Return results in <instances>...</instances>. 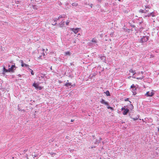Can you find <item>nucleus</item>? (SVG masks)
<instances>
[{
  "label": "nucleus",
  "instance_id": "56",
  "mask_svg": "<svg viewBox=\"0 0 159 159\" xmlns=\"http://www.w3.org/2000/svg\"><path fill=\"white\" fill-rule=\"evenodd\" d=\"M94 76L93 75L92 76H91L92 77H93Z\"/></svg>",
  "mask_w": 159,
  "mask_h": 159
},
{
  "label": "nucleus",
  "instance_id": "2",
  "mask_svg": "<svg viewBox=\"0 0 159 159\" xmlns=\"http://www.w3.org/2000/svg\"><path fill=\"white\" fill-rule=\"evenodd\" d=\"M125 106L124 107H122L121 109V111H123L122 114L124 115H127L129 111V110L127 108H125Z\"/></svg>",
  "mask_w": 159,
  "mask_h": 159
},
{
  "label": "nucleus",
  "instance_id": "51",
  "mask_svg": "<svg viewBox=\"0 0 159 159\" xmlns=\"http://www.w3.org/2000/svg\"><path fill=\"white\" fill-rule=\"evenodd\" d=\"M41 89V87H39V89Z\"/></svg>",
  "mask_w": 159,
  "mask_h": 159
},
{
  "label": "nucleus",
  "instance_id": "17",
  "mask_svg": "<svg viewBox=\"0 0 159 159\" xmlns=\"http://www.w3.org/2000/svg\"><path fill=\"white\" fill-rule=\"evenodd\" d=\"M151 16L152 17L155 16L156 15V13L152 12L150 13Z\"/></svg>",
  "mask_w": 159,
  "mask_h": 159
},
{
  "label": "nucleus",
  "instance_id": "42",
  "mask_svg": "<svg viewBox=\"0 0 159 159\" xmlns=\"http://www.w3.org/2000/svg\"><path fill=\"white\" fill-rule=\"evenodd\" d=\"M74 120H73V119H71V122H73L74 121Z\"/></svg>",
  "mask_w": 159,
  "mask_h": 159
},
{
  "label": "nucleus",
  "instance_id": "21",
  "mask_svg": "<svg viewBox=\"0 0 159 159\" xmlns=\"http://www.w3.org/2000/svg\"><path fill=\"white\" fill-rule=\"evenodd\" d=\"M71 53L69 52H64V54L65 56L70 55Z\"/></svg>",
  "mask_w": 159,
  "mask_h": 159
},
{
  "label": "nucleus",
  "instance_id": "27",
  "mask_svg": "<svg viewBox=\"0 0 159 159\" xmlns=\"http://www.w3.org/2000/svg\"><path fill=\"white\" fill-rule=\"evenodd\" d=\"M135 70H134L132 69H131L129 70V72H131V73H134V72H135Z\"/></svg>",
  "mask_w": 159,
  "mask_h": 159
},
{
  "label": "nucleus",
  "instance_id": "57",
  "mask_svg": "<svg viewBox=\"0 0 159 159\" xmlns=\"http://www.w3.org/2000/svg\"><path fill=\"white\" fill-rule=\"evenodd\" d=\"M9 66V67H10V65H9V66Z\"/></svg>",
  "mask_w": 159,
  "mask_h": 159
},
{
  "label": "nucleus",
  "instance_id": "23",
  "mask_svg": "<svg viewBox=\"0 0 159 159\" xmlns=\"http://www.w3.org/2000/svg\"><path fill=\"white\" fill-rule=\"evenodd\" d=\"M72 5L73 7H76L78 6V3H76L74 2V3H73L72 4Z\"/></svg>",
  "mask_w": 159,
  "mask_h": 159
},
{
  "label": "nucleus",
  "instance_id": "28",
  "mask_svg": "<svg viewBox=\"0 0 159 159\" xmlns=\"http://www.w3.org/2000/svg\"><path fill=\"white\" fill-rule=\"evenodd\" d=\"M130 88H131L132 89H134V88H135V85L134 84H133L131 86Z\"/></svg>",
  "mask_w": 159,
  "mask_h": 159
},
{
  "label": "nucleus",
  "instance_id": "46",
  "mask_svg": "<svg viewBox=\"0 0 159 159\" xmlns=\"http://www.w3.org/2000/svg\"><path fill=\"white\" fill-rule=\"evenodd\" d=\"M131 107L132 108H133V107H134L132 105H131Z\"/></svg>",
  "mask_w": 159,
  "mask_h": 159
},
{
  "label": "nucleus",
  "instance_id": "38",
  "mask_svg": "<svg viewBox=\"0 0 159 159\" xmlns=\"http://www.w3.org/2000/svg\"><path fill=\"white\" fill-rule=\"evenodd\" d=\"M57 24V23L55 22V23H54V24H52V25H53L55 26Z\"/></svg>",
  "mask_w": 159,
  "mask_h": 159
},
{
  "label": "nucleus",
  "instance_id": "36",
  "mask_svg": "<svg viewBox=\"0 0 159 159\" xmlns=\"http://www.w3.org/2000/svg\"><path fill=\"white\" fill-rule=\"evenodd\" d=\"M96 147V146H92V147H91V149H92V148H95Z\"/></svg>",
  "mask_w": 159,
  "mask_h": 159
},
{
  "label": "nucleus",
  "instance_id": "54",
  "mask_svg": "<svg viewBox=\"0 0 159 159\" xmlns=\"http://www.w3.org/2000/svg\"><path fill=\"white\" fill-rule=\"evenodd\" d=\"M120 2L121 1V0H118Z\"/></svg>",
  "mask_w": 159,
  "mask_h": 159
},
{
  "label": "nucleus",
  "instance_id": "44",
  "mask_svg": "<svg viewBox=\"0 0 159 159\" xmlns=\"http://www.w3.org/2000/svg\"><path fill=\"white\" fill-rule=\"evenodd\" d=\"M134 73V74H133V76L136 73V72H134V73Z\"/></svg>",
  "mask_w": 159,
  "mask_h": 159
},
{
  "label": "nucleus",
  "instance_id": "52",
  "mask_svg": "<svg viewBox=\"0 0 159 159\" xmlns=\"http://www.w3.org/2000/svg\"><path fill=\"white\" fill-rule=\"evenodd\" d=\"M145 10H148V9H145Z\"/></svg>",
  "mask_w": 159,
  "mask_h": 159
},
{
  "label": "nucleus",
  "instance_id": "8",
  "mask_svg": "<svg viewBox=\"0 0 159 159\" xmlns=\"http://www.w3.org/2000/svg\"><path fill=\"white\" fill-rule=\"evenodd\" d=\"M80 28H71V30L73 31L75 34H77Z\"/></svg>",
  "mask_w": 159,
  "mask_h": 159
},
{
  "label": "nucleus",
  "instance_id": "10",
  "mask_svg": "<svg viewBox=\"0 0 159 159\" xmlns=\"http://www.w3.org/2000/svg\"><path fill=\"white\" fill-rule=\"evenodd\" d=\"M3 73H2V74L3 75L5 74V73L7 72H9V71L8 69H6L5 67V66H3Z\"/></svg>",
  "mask_w": 159,
  "mask_h": 159
},
{
  "label": "nucleus",
  "instance_id": "48",
  "mask_svg": "<svg viewBox=\"0 0 159 159\" xmlns=\"http://www.w3.org/2000/svg\"><path fill=\"white\" fill-rule=\"evenodd\" d=\"M158 132H159V128H158Z\"/></svg>",
  "mask_w": 159,
  "mask_h": 159
},
{
  "label": "nucleus",
  "instance_id": "39",
  "mask_svg": "<svg viewBox=\"0 0 159 159\" xmlns=\"http://www.w3.org/2000/svg\"><path fill=\"white\" fill-rule=\"evenodd\" d=\"M129 99L128 98H127L126 99H125V101H128Z\"/></svg>",
  "mask_w": 159,
  "mask_h": 159
},
{
  "label": "nucleus",
  "instance_id": "40",
  "mask_svg": "<svg viewBox=\"0 0 159 159\" xmlns=\"http://www.w3.org/2000/svg\"><path fill=\"white\" fill-rule=\"evenodd\" d=\"M97 1L99 2H101L102 1V0H97Z\"/></svg>",
  "mask_w": 159,
  "mask_h": 159
},
{
  "label": "nucleus",
  "instance_id": "22",
  "mask_svg": "<svg viewBox=\"0 0 159 159\" xmlns=\"http://www.w3.org/2000/svg\"><path fill=\"white\" fill-rule=\"evenodd\" d=\"M28 69L30 71L31 74L32 75H34V72L29 67H28Z\"/></svg>",
  "mask_w": 159,
  "mask_h": 159
},
{
  "label": "nucleus",
  "instance_id": "43",
  "mask_svg": "<svg viewBox=\"0 0 159 159\" xmlns=\"http://www.w3.org/2000/svg\"><path fill=\"white\" fill-rule=\"evenodd\" d=\"M92 5H93V4H90V6L91 8H92Z\"/></svg>",
  "mask_w": 159,
  "mask_h": 159
},
{
  "label": "nucleus",
  "instance_id": "30",
  "mask_svg": "<svg viewBox=\"0 0 159 159\" xmlns=\"http://www.w3.org/2000/svg\"><path fill=\"white\" fill-rule=\"evenodd\" d=\"M50 155H55L56 154L55 153L53 152H50L49 153Z\"/></svg>",
  "mask_w": 159,
  "mask_h": 159
},
{
  "label": "nucleus",
  "instance_id": "24",
  "mask_svg": "<svg viewBox=\"0 0 159 159\" xmlns=\"http://www.w3.org/2000/svg\"><path fill=\"white\" fill-rule=\"evenodd\" d=\"M38 154H35V152L33 153H32V155L33 156H34V157H37L38 156Z\"/></svg>",
  "mask_w": 159,
  "mask_h": 159
},
{
  "label": "nucleus",
  "instance_id": "18",
  "mask_svg": "<svg viewBox=\"0 0 159 159\" xmlns=\"http://www.w3.org/2000/svg\"><path fill=\"white\" fill-rule=\"evenodd\" d=\"M139 115H138L135 117L132 118V119L134 120H136L139 119Z\"/></svg>",
  "mask_w": 159,
  "mask_h": 159
},
{
  "label": "nucleus",
  "instance_id": "34",
  "mask_svg": "<svg viewBox=\"0 0 159 159\" xmlns=\"http://www.w3.org/2000/svg\"><path fill=\"white\" fill-rule=\"evenodd\" d=\"M130 26L133 28H135V25H132V24H131L130 25Z\"/></svg>",
  "mask_w": 159,
  "mask_h": 159
},
{
  "label": "nucleus",
  "instance_id": "47",
  "mask_svg": "<svg viewBox=\"0 0 159 159\" xmlns=\"http://www.w3.org/2000/svg\"><path fill=\"white\" fill-rule=\"evenodd\" d=\"M132 78H136V77L135 76H132Z\"/></svg>",
  "mask_w": 159,
  "mask_h": 159
},
{
  "label": "nucleus",
  "instance_id": "31",
  "mask_svg": "<svg viewBox=\"0 0 159 159\" xmlns=\"http://www.w3.org/2000/svg\"><path fill=\"white\" fill-rule=\"evenodd\" d=\"M151 16L150 15V13H148V14L147 15L145 16V17H150Z\"/></svg>",
  "mask_w": 159,
  "mask_h": 159
},
{
  "label": "nucleus",
  "instance_id": "55",
  "mask_svg": "<svg viewBox=\"0 0 159 159\" xmlns=\"http://www.w3.org/2000/svg\"><path fill=\"white\" fill-rule=\"evenodd\" d=\"M41 56H40L39 57V58H40L41 57Z\"/></svg>",
  "mask_w": 159,
  "mask_h": 159
},
{
  "label": "nucleus",
  "instance_id": "26",
  "mask_svg": "<svg viewBox=\"0 0 159 159\" xmlns=\"http://www.w3.org/2000/svg\"><path fill=\"white\" fill-rule=\"evenodd\" d=\"M107 108L108 109H110L111 110H114L113 108L112 107H110V106L107 107Z\"/></svg>",
  "mask_w": 159,
  "mask_h": 159
},
{
  "label": "nucleus",
  "instance_id": "20",
  "mask_svg": "<svg viewBox=\"0 0 159 159\" xmlns=\"http://www.w3.org/2000/svg\"><path fill=\"white\" fill-rule=\"evenodd\" d=\"M33 86L35 87L36 89H38L39 86L38 85L35 83H34L33 84Z\"/></svg>",
  "mask_w": 159,
  "mask_h": 159
},
{
  "label": "nucleus",
  "instance_id": "49",
  "mask_svg": "<svg viewBox=\"0 0 159 159\" xmlns=\"http://www.w3.org/2000/svg\"><path fill=\"white\" fill-rule=\"evenodd\" d=\"M43 56H44V55H45V54H44V52H43Z\"/></svg>",
  "mask_w": 159,
  "mask_h": 159
},
{
  "label": "nucleus",
  "instance_id": "45",
  "mask_svg": "<svg viewBox=\"0 0 159 159\" xmlns=\"http://www.w3.org/2000/svg\"><path fill=\"white\" fill-rule=\"evenodd\" d=\"M143 71H141V73L142 74H143Z\"/></svg>",
  "mask_w": 159,
  "mask_h": 159
},
{
  "label": "nucleus",
  "instance_id": "7",
  "mask_svg": "<svg viewBox=\"0 0 159 159\" xmlns=\"http://www.w3.org/2000/svg\"><path fill=\"white\" fill-rule=\"evenodd\" d=\"M21 63V66L22 67H29V66L27 64L24 63L23 62V61L22 60L20 61Z\"/></svg>",
  "mask_w": 159,
  "mask_h": 159
},
{
  "label": "nucleus",
  "instance_id": "5",
  "mask_svg": "<svg viewBox=\"0 0 159 159\" xmlns=\"http://www.w3.org/2000/svg\"><path fill=\"white\" fill-rule=\"evenodd\" d=\"M154 94V93L152 92H148L145 94V95L147 97H151Z\"/></svg>",
  "mask_w": 159,
  "mask_h": 159
},
{
  "label": "nucleus",
  "instance_id": "29",
  "mask_svg": "<svg viewBox=\"0 0 159 159\" xmlns=\"http://www.w3.org/2000/svg\"><path fill=\"white\" fill-rule=\"evenodd\" d=\"M70 22V21L69 20H67L66 22V25H69V24Z\"/></svg>",
  "mask_w": 159,
  "mask_h": 159
},
{
  "label": "nucleus",
  "instance_id": "9",
  "mask_svg": "<svg viewBox=\"0 0 159 159\" xmlns=\"http://www.w3.org/2000/svg\"><path fill=\"white\" fill-rule=\"evenodd\" d=\"M99 58L103 62H106V57L105 56H99Z\"/></svg>",
  "mask_w": 159,
  "mask_h": 159
},
{
  "label": "nucleus",
  "instance_id": "58",
  "mask_svg": "<svg viewBox=\"0 0 159 159\" xmlns=\"http://www.w3.org/2000/svg\"><path fill=\"white\" fill-rule=\"evenodd\" d=\"M130 76H129V77H128V78H130Z\"/></svg>",
  "mask_w": 159,
  "mask_h": 159
},
{
  "label": "nucleus",
  "instance_id": "4",
  "mask_svg": "<svg viewBox=\"0 0 159 159\" xmlns=\"http://www.w3.org/2000/svg\"><path fill=\"white\" fill-rule=\"evenodd\" d=\"M16 68V66L15 65H12L10 68L8 69V70L9 71V72H13Z\"/></svg>",
  "mask_w": 159,
  "mask_h": 159
},
{
  "label": "nucleus",
  "instance_id": "15",
  "mask_svg": "<svg viewBox=\"0 0 159 159\" xmlns=\"http://www.w3.org/2000/svg\"><path fill=\"white\" fill-rule=\"evenodd\" d=\"M91 42H93V43H94V45H95V44L97 45L96 43L97 42V40L95 38H93L91 40Z\"/></svg>",
  "mask_w": 159,
  "mask_h": 159
},
{
  "label": "nucleus",
  "instance_id": "3",
  "mask_svg": "<svg viewBox=\"0 0 159 159\" xmlns=\"http://www.w3.org/2000/svg\"><path fill=\"white\" fill-rule=\"evenodd\" d=\"M68 82V80H67L66 83L64 85L66 87V89H69V88H70L71 87L73 86V85L71 84V83Z\"/></svg>",
  "mask_w": 159,
  "mask_h": 159
},
{
  "label": "nucleus",
  "instance_id": "59",
  "mask_svg": "<svg viewBox=\"0 0 159 159\" xmlns=\"http://www.w3.org/2000/svg\"><path fill=\"white\" fill-rule=\"evenodd\" d=\"M130 76H129V77H128V78H130Z\"/></svg>",
  "mask_w": 159,
  "mask_h": 159
},
{
  "label": "nucleus",
  "instance_id": "12",
  "mask_svg": "<svg viewBox=\"0 0 159 159\" xmlns=\"http://www.w3.org/2000/svg\"><path fill=\"white\" fill-rule=\"evenodd\" d=\"M148 11V10H143L140 9L139 10V12L140 13H146Z\"/></svg>",
  "mask_w": 159,
  "mask_h": 159
},
{
  "label": "nucleus",
  "instance_id": "50",
  "mask_svg": "<svg viewBox=\"0 0 159 159\" xmlns=\"http://www.w3.org/2000/svg\"><path fill=\"white\" fill-rule=\"evenodd\" d=\"M72 85H73V86L74 87L75 86V84H74Z\"/></svg>",
  "mask_w": 159,
  "mask_h": 159
},
{
  "label": "nucleus",
  "instance_id": "11",
  "mask_svg": "<svg viewBox=\"0 0 159 159\" xmlns=\"http://www.w3.org/2000/svg\"><path fill=\"white\" fill-rule=\"evenodd\" d=\"M136 90H137V89L136 88H134V89H132V92L133 93V95H135L136 94Z\"/></svg>",
  "mask_w": 159,
  "mask_h": 159
},
{
  "label": "nucleus",
  "instance_id": "13",
  "mask_svg": "<svg viewBox=\"0 0 159 159\" xmlns=\"http://www.w3.org/2000/svg\"><path fill=\"white\" fill-rule=\"evenodd\" d=\"M66 16L65 15L63 14V15L59 16H58V17L57 18V19L59 20V19H60L61 18H65Z\"/></svg>",
  "mask_w": 159,
  "mask_h": 159
},
{
  "label": "nucleus",
  "instance_id": "53",
  "mask_svg": "<svg viewBox=\"0 0 159 159\" xmlns=\"http://www.w3.org/2000/svg\"><path fill=\"white\" fill-rule=\"evenodd\" d=\"M27 151V150H25V151Z\"/></svg>",
  "mask_w": 159,
  "mask_h": 159
},
{
  "label": "nucleus",
  "instance_id": "37",
  "mask_svg": "<svg viewBox=\"0 0 159 159\" xmlns=\"http://www.w3.org/2000/svg\"><path fill=\"white\" fill-rule=\"evenodd\" d=\"M57 24V23L55 22V23H54V24H52V25H53L55 26Z\"/></svg>",
  "mask_w": 159,
  "mask_h": 159
},
{
  "label": "nucleus",
  "instance_id": "25",
  "mask_svg": "<svg viewBox=\"0 0 159 159\" xmlns=\"http://www.w3.org/2000/svg\"><path fill=\"white\" fill-rule=\"evenodd\" d=\"M144 77V76H142L141 77H137V78H136L137 80H142L143 79Z\"/></svg>",
  "mask_w": 159,
  "mask_h": 159
},
{
  "label": "nucleus",
  "instance_id": "6",
  "mask_svg": "<svg viewBox=\"0 0 159 159\" xmlns=\"http://www.w3.org/2000/svg\"><path fill=\"white\" fill-rule=\"evenodd\" d=\"M100 102L102 104H105L107 106H108L109 105V103L108 102H106L103 99H101V100L100 101Z\"/></svg>",
  "mask_w": 159,
  "mask_h": 159
},
{
  "label": "nucleus",
  "instance_id": "19",
  "mask_svg": "<svg viewBox=\"0 0 159 159\" xmlns=\"http://www.w3.org/2000/svg\"><path fill=\"white\" fill-rule=\"evenodd\" d=\"M104 93H105L106 94V95L107 96H110V92L109 91L107 90L106 92H104Z\"/></svg>",
  "mask_w": 159,
  "mask_h": 159
},
{
  "label": "nucleus",
  "instance_id": "32",
  "mask_svg": "<svg viewBox=\"0 0 159 159\" xmlns=\"http://www.w3.org/2000/svg\"><path fill=\"white\" fill-rule=\"evenodd\" d=\"M57 18H54L53 20L54 22H56L57 20H59L57 19Z\"/></svg>",
  "mask_w": 159,
  "mask_h": 159
},
{
  "label": "nucleus",
  "instance_id": "33",
  "mask_svg": "<svg viewBox=\"0 0 159 159\" xmlns=\"http://www.w3.org/2000/svg\"><path fill=\"white\" fill-rule=\"evenodd\" d=\"M18 110L19 111H22V110L21 109H20V108L19 107V105L18 106Z\"/></svg>",
  "mask_w": 159,
  "mask_h": 159
},
{
  "label": "nucleus",
  "instance_id": "35",
  "mask_svg": "<svg viewBox=\"0 0 159 159\" xmlns=\"http://www.w3.org/2000/svg\"><path fill=\"white\" fill-rule=\"evenodd\" d=\"M145 7L146 8H148L149 9L150 7V6L148 5V6H146Z\"/></svg>",
  "mask_w": 159,
  "mask_h": 159
},
{
  "label": "nucleus",
  "instance_id": "16",
  "mask_svg": "<svg viewBox=\"0 0 159 159\" xmlns=\"http://www.w3.org/2000/svg\"><path fill=\"white\" fill-rule=\"evenodd\" d=\"M102 140V138H99V140H96V141H95V142L94 143V144H98V143H100V141Z\"/></svg>",
  "mask_w": 159,
  "mask_h": 159
},
{
  "label": "nucleus",
  "instance_id": "41",
  "mask_svg": "<svg viewBox=\"0 0 159 159\" xmlns=\"http://www.w3.org/2000/svg\"><path fill=\"white\" fill-rule=\"evenodd\" d=\"M18 76L19 77H21V75H20V74H19V75H18Z\"/></svg>",
  "mask_w": 159,
  "mask_h": 159
},
{
  "label": "nucleus",
  "instance_id": "14",
  "mask_svg": "<svg viewBox=\"0 0 159 159\" xmlns=\"http://www.w3.org/2000/svg\"><path fill=\"white\" fill-rule=\"evenodd\" d=\"M65 25V22L62 21L59 23V25L60 27H62Z\"/></svg>",
  "mask_w": 159,
  "mask_h": 159
},
{
  "label": "nucleus",
  "instance_id": "1",
  "mask_svg": "<svg viewBox=\"0 0 159 159\" xmlns=\"http://www.w3.org/2000/svg\"><path fill=\"white\" fill-rule=\"evenodd\" d=\"M141 38L138 39V41L140 43H143L145 42L148 41L149 39L148 36H141Z\"/></svg>",
  "mask_w": 159,
  "mask_h": 159
}]
</instances>
